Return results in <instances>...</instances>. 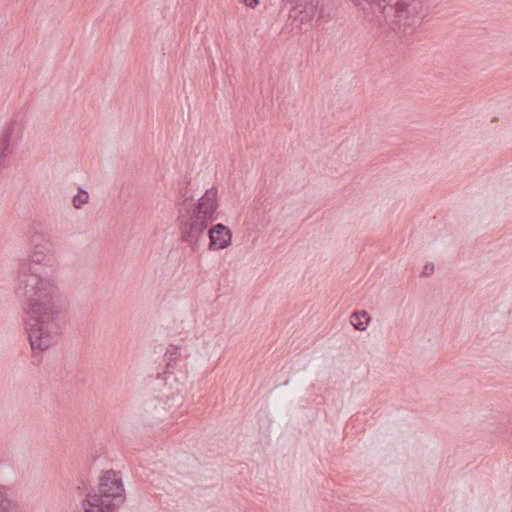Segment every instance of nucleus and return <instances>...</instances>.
<instances>
[{
    "label": "nucleus",
    "instance_id": "1",
    "mask_svg": "<svg viewBox=\"0 0 512 512\" xmlns=\"http://www.w3.org/2000/svg\"><path fill=\"white\" fill-rule=\"evenodd\" d=\"M53 257L38 247L30 259L20 263L16 275L15 294L25 300V330L32 350L44 351L53 343L60 330V299L57 286L51 280Z\"/></svg>",
    "mask_w": 512,
    "mask_h": 512
},
{
    "label": "nucleus",
    "instance_id": "2",
    "mask_svg": "<svg viewBox=\"0 0 512 512\" xmlns=\"http://www.w3.org/2000/svg\"><path fill=\"white\" fill-rule=\"evenodd\" d=\"M363 19L375 27H388L404 45L413 41L427 16L425 0H351Z\"/></svg>",
    "mask_w": 512,
    "mask_h": 512
},
{
    "label": "nucleus",
    "instance_id": "3",
    "mask_svg": "<svg viewBox=\"0 0 512 512\" xmlns=\"http://www.w3.org/2000/svg\"><path fill=\"white\" fill-rule=\"evenodd\" d=\"M216 208H218V203H216L215 188L205 191V194L196 201L194 208L187 203V199L178 203L176 225L180 231L181 242L190 246L193 251L199 249L204 241V232L213 222Z\"/></svg>",
    "mask_w": 512,
    "mask_h": 512
},
{
    "label": "nucleus",
    "instance_id": "4",
    "mask_svg": "<svg viewBox=\"0 0 512 512\" xmlns=\"http://www.w3.org/2000/svg\"><path fill=\"white\" fill-rule=\"evenodd\" d=\"M123 502V482L118 472L108 470L101 475L98 489L88 492L74 512H116Z\"/></svg>",
    "mask_w": 512,
    "mask_h": 512
},
{
    "label": "nucleus",
    "instance_id": "5",
    "mask_svg": "<svg viewBox=\"0 0 512 512\" xmlns=\"http://www.w3.org/2000/svg\"><path fill=\"white\" fill-rule=\"evenodd\" d=\"M319 3L320 0H296L295 6L288 11V17L298 22V26L307 23L315 16Z\"/></svg>",
    "mask_w": 512,
    "mask_h": 512
},
{
    "label": "nucleus",
    "instance_id": "6",
    "mask_svg": "<svg viewBox=\"0 0 512 512\" xmlns=\"http://www.w3.org/2000/svg\"><path fill=\"white\" fill-rule=\"evenodd\" d=\"M230 228L218 223L208 229V249L212 251L222 250L230 246Z\"/></svg>",
    "mask_w": 512,
    "mask_h": 512
},
{
    "label": "nucleus",
    "instance_id": "7",
    "mask_svg": "<svg viewBox=\"0 0 512 512\" xmlns=\"http://www.w3.org/2000/svg\"><path fill=\"white\" fill-rule=\"evenodd\" d=\"M14 132V121L6 125L0 135V167L4 164V160L11 154V136Z\"/></svg>",
    "mask_w": 512,
    "mask_h": 512
},
{
    "label": "nucleus",
    "instance_id": "8",
    "mask_svg": "<svg viewBox=\"0 0 512 512\" xmlns=\"http://www.w3.org/2000/svg\"><path fill=\"white\" fill-rule=\"evenodd\" d=\"M370 320L371 316L365 310H356L351 314V324L357 331H364Z\"/></svg>",
    "mask_w": 512,
    "mask_h": 512
},
{
    "label": "nucleus",
    "instance_id": "9",
    "mask_svg": "<svg viewBox=\"0 0 512 512\" xmlns=\"http://www.w3.org/2000/svg\"><path fill=\"white\" fill-rule=\"evenodd\" d=\"M181 353L179 352V347L176 345L169 346L166 353H164V361H166V369H170L172 364L179 359Z\"/></svg>",
    "mask_w": 512,
    "mask_h": 512
},
{
    "label": "nucleus",
    "instance_id": "10",
    "mask_svg": "<svg viewBox=\"0 0 512 512\" xmlns=\"http://www.w3.org/2000/svg\"><path fill=\"white\" fill-rule=\"evenodd\" d=\"M0 512H17V504L0 491Z\"/></svg>",
    "mask_w": 512,
    "mask_h": 512
},
{
    "label": "nucleus",
    "instance_id": "11",
    "mask_svg": "<svg viewBox=\"0 0 512 512\" xmlns=\"http://www.w3.org/2000/svg\"><path fill=\"white\" fill-rule=\"evenodd\" d=\"M89 200V194L83 189H79L78 194L72 197V207L79 209L83 204H86Z\"/></svg>",
    "mask_w": 512,
    "mask_h": 512
},
{
    "label": "nucleus",
    "instance_id": "12",
    "mask_svg": "<svg viewBox=\"0 0 512 512\" xmlns=\"http://www.w3.org/2000/svg\"><path fill=\"white\" fill-rule=\"evenodd\" d=\"M180 195H181V199H178V201H176V204H181L184 200L188 199V204L191 205V209L196 207V203H192V197L191 196H187L185 194V190L181 189L180 190Z\"/></svg>",
    "mask_w": 512,
    "mask_h": 512
},
{
    "label": "nucleus",
    "instance_id": "13",
    "mask_svg": "<svg viewBox=\"0 0 512 512\" xmlns=\"http://www.w3.org/2000/svg\"><path fill=\"white\" fill-rule=\"evenodd\" d=\"M432 271H433V265L426 264V266H424V270H422V275L429 276L430 274H432Z\"/></svg>",
    "mask_w": 512,
    "mask_h": 512
},
{
    "label": "nucleus",
    "instance_id": "14",
    "mask_svg": "<svg viewBox=\"0 0 512 512\" xmlns=\"http://www.w3.org/2000/svg\"><path fill=\"white\" fill-rule=\"evenodd\" d=\"M247 7L254 9L258 4L259 0H242Z\"/></svg>",
    "mask_w": 512,
    "mask_h": 512
},
{
    "label": "nucleus",
    "instance_id": "15",
    "mask_svg": "<svg viewBox=\"0 0 512 512\" xmlns=\"http://www.w3.org/2000/svg\"><path fill=\"white\" fill-rule=\"evenodd\" d=\"M505 437H512V423L505 429Z\"/></svg>",
    "mask_w": 512,
    "mask_h": 512
},
{
    "label": "nucleus",
    "instance_id": "16",
    "mask_svg": "<svg viewBox=\"0 0 512 512\" xmlns=\"http://www.w3.org/2000/svg\"><path fill=\"white\" fill-rule=\"evenodd\" d=\"M283 1H291V0H283Z\"/></svg>",
    "mask_w": 512,
    "mask_h": 512
}]
</instances>
